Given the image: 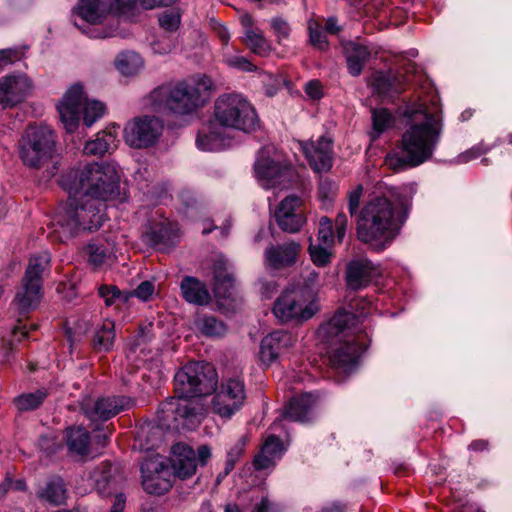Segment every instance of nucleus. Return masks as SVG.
Here are the masks:
<instances>
[{"mask_svg":"<svg viewBox=\"0 0 512 512\" xmlns=\"http://www.w3.org/2000/svg\"><path fill=\"white\" fill-rule=\"evenodd\" d=\"M67 201L52 220V234L65 242L83 231H96L105 221V202L119 195L120 175L112 163H88L62 179Z\"/></svg>","mask_w":512,"mask_h":512,"instance_id":"nucleus-1","label":"nucleus"},{"mask_svg":"<svg viewBox=\"0 0 512 512\" xmlns=\"http://www.w3.org/2000/svg\"><path fill=\"white\" fill-rule=\"evenodd\" d=\"M217 385V373L210 364L190 362L174 376L177 396L161 403L158 419L168 429H194L204 416L199 398L212 394Z\"/></svg>","mask_w":512,"mask_h":512,"instance_id":"nucleus-2","label":"nucleus"},{"mask_svg":"<svg viewBox=\"0 0 512 512\" xmlns=\"http://www.w3.org/2000/svg\"><path fill=\"white\" fill-rule=\"evenodd\" d=\"M408 216V205L397 207L387 196H372L359 212L356 234L359 241L377 252L383 251L399 235Z\"/></svg>","mask_w":512,"mask_h":512,"instance_id":"nucleus-3","label":"nucleus"},{"mask_svg":"<svg viewBox=\"0 0 512 512\" xmlns=\"http://www.w3.org/2000/svg\"><path fill=\"white\" fill-rule=\"evenodd\" d=\"M259 125L257 112L246 98L225 94L215 101L213 120L199 131L196 143L204 151L218 150L225 145L224 129L249 133Z\"/></svg>","mask_w":512,"mask_h":512,"instance_id":"nucleus-4","label":"nucleus"},{"mask_svg":"<svg viewBox=\"0 0 512 512\" xmlns=\"http://www.w3.org/2000/svg\"><path fill=\"white\" fill-rule=\"evenodd\" d=\"M441 131V118L438 114L416 113L402 134L400 152L387 154L385 165L393 171H401L426 162L437 147Z\"/></svg>","mask_w":512,"mask_h":512,"instance_id":"nucleus-5","label":"nucleus"},{"mask_svg":"<svg viewBox=\"0 0 512 512\" xmlns=\"http://www.w3.org/2000/svg\"><path fill=\"white\" fill-rule=\"evenodd\" d=\"M354 321V313L339 311L317 330L318 338L330 346L327 352L329 365L339 373L351 372L368 347L363 334H349Z\"/></svg>","mask_w":512,"mask_h":512,"instance_id":"nucleus-6","label":"nucleus"},{"mask_svg":"<svg viewBox=\"0 0 512 512\" xmlns=\"http://www.w3.org/2000/svg\"><path fill=\"white\" fill-rule=\"evenodd\" d=\"M212 82L202 76L175 85L155 88L148 96L150 107L154 111L169 110L180 115H187L203 107L209 99Z\"/></svg>","mask_w":512,"mask_h":512,"instance_id":"nucleus-7","label":"nucleus"},{"mask_svg":"<svg viewBox=\"0 0 512 512\" xmlns=\"http://www.w3.org/2000/svg\"><path fill=\"white\" fill-rule=\"evenodd\" d=\"M55 144L54 132L48 126L30 125L20 141V158L31 168L47 166L48 174L53 176L60 164Z\"/></svg>","mask_w":512,"mask_h":512,"instance_id":"nucleus-8","label":"nucleus"},{"mask_svg":"<svg viewBox=\"0 0 512 512\" xmlns=\"http://www.w3.org/2000/svg\"><path fill=\"white\" fill-rule=\"evenodd\" d=\"M140 0H79L73 9L74 25L91 38H106L113 35L112 29H91L90 26L102 24L111 10L123 15L132 14Z\"/></svg>","mask_w":512,"mask_h":512,"instance_id":"nucleus-9","label":"nucleus"},{"mask_svg":"<svg viewBox=\"0 0 512 512\" xmlns=\"http://www.w3.org/2000/svg\"><path fill=\"white\" fill-rule=\"evenodd\" d=\"M61 122L68 132H73L79 124L81 115L87 127L92 126L105 112V105L96 100H88L83 87L72 85L58 105Z\"/></svg>","mask_w":512,"mask_h":512,"instance_id":"nucleus-10","label":"nucleus"},{"mask_svg":"<svg viewBox=\"0 0 512 512\" xmlns=\"http://www.w3.org/2000/svg\"><path fill=\"white\" fill-rule=\"evenodd\" d=\"M311 297L301 288L287 289L275 301L273 313L281 323L307 321L319 311L317 300Z\"/></svg>","mask_w":512,"mask_h":512,"instance_id":"nucleus-11","label":"nucleus"},{"mask_svg":"<svg viewBox=\"0 0 512 512\" xmlns=\"http://www.w3.org/2000/svg\"><path fill=\"white\" fill-rule=\"evenodd\" d=\"M255 176L265 189H287L297 180L293 167L280 159L279 155L270 156V149L261 152L254 165Z\"/></svg>","mask_w":512,"mask_h":512,"instance_id":"nucleus-12","label":"nucleus"},{"mask_svg":"<svg viewBox=\"0 0 512 512\" xmlns=\"http://www.w3.org/2000/svg\"><path fill=\"white\" fill-rule=\"evenodd\" d=\"M212 456L208 445H201L197 452L190 446L177 443L171 449V466L175 476L185 480L195 475L198 465L205 466Z\"/></svg>","mask_w":512,"mask_h":512,"instance_id":"nucleus-13","label":"nucleus"},{"mask_svg":"<svg viewBox=\"0 0 512 512\" xmlns=\"http://www.w3.org/2000/svg\"><path fill=\"white\" fill-rule=\"evenodd\" d=\"M246 390L239 377L224 379L213 398V410L222 418H230L244 405Z\"/></svg>","mask_w":512,"mask_h":512,"instance_id":"nucleus-14","label":"nucleus"},{"mask_svg":"<svg viewBox=\"0 0 512 512\" xmlns=\"http://www.w3.org/2000/svg\"><path fill=\"white\" fill-rule=\"evenodd\" d=\"M163 131L162 121L154 116L136 117L124 128L125 142L133 148H147L154 145Z\"/></svg>","mask_w":512,"mask_h":512,"instance_id":"nucleus-15","label":"nucleus"},{"mask_svg":"<svg viewBox=\"0 0 512 512\" xmlns=\"http://www.w3.org/2000/svg\"><path fill=\"white\" fill-rule=\"evenodd\" d=\"M141 473L143 488L150 494L161 495L172 487L169 467L158 454L141 464Z\"/></svg>","mask_w":512,"mask_h":512,"instance_id":"nucleus-16","label":"nucleus"},{"mask_svg":"<svg viewBox=\"0 0 512 512\" xmlns=\"http://www.w3.org/2000/svg\"><path fill=\"white\" fill-rule=\"evenodd\" d=\"M133 405L134 401L130 397L111 396L99 398L95 401L90 398L84 399L81 409L89 420L97 422L107 421Z\"/></svg>","mask_w":512,"mask_h":512,"instance_id":"nucleus-17","label":"nucleus"},{"mask_svg":"<svg viewBox=\"0 0 512 512\" xmlns=\"http://www.w3.org/2000/svg\"><path fill=\"white\" fill-rule=\"evenodd\" d=\"M301 251V244L294 240L282 244H271L263 254L264 266L272 271L290 268L297 263Z\"/></svg>","mask_w":512,"mask_h":512,"instance_id":"nucleus-18","label":"nucleus"},{"mask_svg":"<svg viewBox=\"0 0 512 512\" xmlns=\"http://www.w3.org/2000/svg\"><path fill=\"white\" fill-rule=\"evenodd\" d=\"M301 205L302 199L296 195H289L280 202L274 217L282 231L296 233L306 223V216L300 210Z\"/></svg>","mask_w":512,"mask_h":512,"instance_id":"nucleus-19","label":"nucleus"},{"mask_svg":"<svg viewBox=\"0 0 512 512\" xmlns=\"http://www.w3.org/2000/svg\"><path fill=\"white\" fill-rule=\"evenodd\" d=\"M31 90L30 80L25 75H7L0 79V105L13 107L25 100Z\"/></svg>","mask_w":512,"mask_h":512,"instance_id":"nucleus-20","label":"nucleus"},{"mask_svg":"<svg viewBox=\"0 0 512 512\" xmlns=\"http://www.w3.org/2000/svg\"><path fill=\"white\" fill-rule=\"evenodd\" d=\"M310 166L316 172L327 171L332 167V141L321 136L317 141L300 142Z\"/></svg>","mask_w":512,"mask_h":512,"instance_id":"nucleus-21","label":"nucleus"},{"mask_svg":"<svg viewBox=\"0 0 512 512\" xmlns=\"http://www.w3.org/2000/svg\"><path fill=\"white\" fill-rule=\"evenodd\" d=\"M378 274V269L367 258L354 259L350 261L346 267V285L352 290L363 289L367 287Z\"/></svg>","mask_w":512,"mask_h":512,"instance_id":"nucleus-22","label":"nucleus"},{"mask_svg":"<svg viewBox=\"0 0 512 512\" xmlns=\"http://www.w3.org/2000/svg\"><path fill=\"white\" fill-rule=\"evenodd\" d=\"M293 335L284 330L274 331L265 336L260 345V360L269 365L273 363L278 356L294 345Z\"/></svg>","mask_w":512,"mask_h":512,"instance_id":"nucleus-23","label":"nucleus"},{"mask_svg":"<svg viewBox=\"0 0 512 512\" xmlns=\"http://www.w3.org/2000/svg\"><path fill=\"white\" fill-rule=\"evenodd\" d=\"M43 297V285L22 279L20 286L17 288L12 304L15 306L19 314H26L36 309Z\"/></svg>","mask_w":512,"mask_h":512,"instance_id":"nucleus-24","label":"nucleus"},{"mask_svg":"<svg viewBox=\"0 0 512 512\" xmlns=\"http://www.w3.org/2000/svg\"><path fill=\"white\" fill-rule=\"evenodd\" d=\"M318 395L304 393L293 397L285 406L283 418L296 422H308L313 418V408L317 404Z\"/></svg>","mask_w":512,"mask_h":512,"instance_id":"nucleus-25","label":"nucleus"},{"mask_svg":"<svg viewBox=\"0 0 512 512\" xmlns=\"http://www.w3.org/2000/svg\"><path fill=\"white\" fill-rule=\"evenodd\" d=\"M368 85L382 97H392L405 90L403 75L392 71H377L371 75Z\"/></svg>","mask_w":512,"mask_h":512,"instance_id":"nucleus-26","label":"nucleus"},{"mask_svg":"<svg viewBox=\"0 0 512 512\" xmlns=\"http://www.w3.org/2000/svg\"><path fill=\"white\" fill-rule=\"evenodd\" d=\"M283 452L282 441L274 435H269L262 444L260 452L254 457L255 469L264 470L273 467Z\"/></svg>","mask_w":512,"mask_h":512,"instance_id":"nucleus-27","label":"nucleus"},{"mask_svg":"<svg viewBox=\"0 0 512 512\" xmlns=\"http://www.w3.org/2000/svg\"><path fill=\"white\" fill-rule=\"evenodd\" d=\"M347 69L351 76H359L371 56L370 49L361 43L348 41L343 45Z\"/></svg>","mask_w":512,"mask_h":512,"instance_id":"nucleus-28","label":"nucleus"},{"mask_svg":"<svg viewBox=\"0 0 512 512\" xmlns=\"http://www.w3.org/2000/svg\"><path fill=\"white\" fill-rule=\"evenodd\" d=\"M180 287L183 298L189 303L205 305L211 299L206 285L195 277L185 276Z\"/></svg>","mask_w":512,"mask_h":512,"instance_id":"nucleus-29","label":"nucleus"},{"mask_svg":"<svg viewBox=\"0 0 512 512\" xmlns=\"http://www.w3.org/2000/svg\"><path fill=\"white\" fill-rule=\"evenodd\" d=\"M176 229L167 220L155 223L145 233V241L152 246H172L176 238Z\"/></svg>","mask_w":512,"mask_h":512,"instance_id":"nucleus-30","label":"nucleus"},{"mask_svg":"<svg viewBox=\"0 0 512 512\" xmlns=\"http://www.w3.org/2000/svg\"><path fill=\"white\" fill-rule=\"evenodd\" d=\"M213 276L216 293L227 297L229 289L232 288L234 284V275L226 259L219 258L215 261L213 265Z\"/></svg>","mask_w":512,"mask_h":512,"instance_id":"nucleus-31","label":"nucleus"},{"mask_svg":"<svg viewBox=\"0 0 512 512\" xmlns=\"http://www.w3.org/2000/svg\"><path fill=\"white\" fill-rule=\"evenodd\" d=\"M90 479L98 493L103 496H109L116 491V483L112 478V466L109 463H101L91 473Z\"/></svg>","mask_w":512,"mask_h":512,"instance_id":"nucleus-32","label":"nucleus"},{"mask_svg":"<svg viewBox=\"0 0 512 512\" xmlns=\"http://www.w3.org/2000/svg\"><path fill=\"white\" fill-rule=\"evenodd\" d=\"M50 254L46 251L30 257L23 279L43 285V278L49 269Z\"/></svg>","mask_w":512,"mask_h":512,"instance_id":"nucleus-33","label":"nucleus"},{"mask_svg":"<svg viewBox=\"0 0 512 512\" xmlns=\"http://www.w3.org/2000/svg\"><path fill=\"white\" fill-rule=\"evenodd\" d=\"M118 139L112 132H100L94 140L86 142L84 153L87 155L102 156L117 147Z\"/></svg>","mask_w":512,"mask_h":512,"instance_id":"nucleus-34","label":"nucleus"},{"mask_svg":"<svg viewBox=\"0 0 512 512\" xmlns=\"http://www.w3.org/2000/svg\"><path fill=\"white\" fill-rule=\"evenodd\" d=\"M67 446L69 451L86 456L89 454L90 435L89 432L82 427H71L67 430Z\"/></svg>","mask_w":512,"mask_h":512,"instance_id":"nucleus-35","label":"nucleus"},{"mask_svg":"<svg viewBox=\"0 0 512 512\" xmlns=\"http://www.w3.org/2000/svg\"><path fill=\"white\" fill-rule=\"evenodd\" d=\"M38 497L52 505H63L67 499V490L61 478H53L39 492Z\"/></svg>","mask_w":512,"mask_h":512,"instance_id":"nucleus-36","label":"nucleus"},{"mask_svg":"<svg viewBox=\"0 0 512 512\" xmlns=\"http://www.w3.org/2000/svg\"><path fill=\"white\" fill-rule=\"evenodd\" d=\"M116 69L123 75L136 74L142 67L143 62L139 54L133 51L121 52L114 61Z\"/></svg>","mask_w":512,"mask_h":512,"instance_id":"nucleus-37","label":"nucleus"},{"mask_svg":"<svg viewBox=\"0 0 512 512\" xmlns=\"http://www.w3.org/2000/svg\"><path fill=\"white\" fill-rule=\"evenodd\" d=\"M115 326L111 320H105L95 332L93 346L96 351L108 352L113 348L115 339Z\"/></svg>","mask_w":512,"mask_h":512,"instance_id":"nucleus-38","label":"nucleus"},{"mask_svg":"<svg viewBox=\"0 0 512 512\" xmlns=\"http://www.w3.org/2000/svg\"><path fill=\"white\" fill-rule=\"evenodd\" d=\"M243 42L253 53L259 56H267L271 52V46L259 28L248 30L244 34Z\"/></svg>","mask_w":512,"mask_h":512,"instance_id":"nucleus-39","label":"nucleus"},{"mask_svg":"<svg viewBox=\"0 0 512 512\" xmlns=\"http://www.w3.org/2000/svg\"><path fill=\"white\" fill-rule=\"evenodd\" d=\"M196 328L205 336L220 337L226 332V325L212 315H204L195 321Z\"/></svg>","mask_w":512,"mask_h":512,"instance_id":"nucleus-40","label":"nucleus"},{"mask_svg":"<svg viewBox=\"0 0 512 512\" xmlns=\"http://www.w3.org/2000/svg\"><path fill=\"white\" fill-rule=\"evenodd\" d=\"M309 33V43L316 49L324 51L328 48L326 31L322 24L315 19H310L307 23Z\"/></svg>","mask_w":512,"mask_h":512,"instance_id":"nucleus-41","label":"nucleus"},{"mask_svg":"<svg viewBox=\"0 0 512 512\" xmlns=\"http://www.w3.org/2000/svg\"><path fill=\"white\" fill-rule=\"evenodd\" d=\"M246 446V438L243 436L236 441V443L228 450L224 471L219 473L218 480L226 477L234 469L236 463L244 454Z\"/></svg>","mask_w":512,"mask_h":512,"instance_id":"nucleus-42","label":"nucleus"},{"mask_svg":"<svg viewBox=\"0 0 512 512\" xmlns=\"http://www.w3.org/2000/svg\"><path fill=\"white\" fill-rule=\"evenodd\" d=\"M46 396V391L37 390L32 393L19 395L15 398L14 403L16 407L21 411L34 410L42 404Z\"/></svg>","mask_w":512,"mask_h":512,"instance_id":"nucleus-43","label":"nucleus"},{"mask_svg":"<svg viewBox=\"0 0 512 512\" xmlns=\"http://www.w3.org/2000/svg\"><path fill=\"white\" fill-rule=\"evenodd\" d=\"M393 116L386 108L373 109L372 121L374 137H378L393 124Z\"/></svg>","mask_w":512,"mask_h":512,"instance_id":"nucleus-44","label":"nucleus"},{"mask_svg":"<svg viewBox=\"0 0 512 512\" xmlns=\"http://www.w3.org/2000/svg\"><path fill=\"white\" fill-rule=\"evenodd\" d=\"M223 62L230 68L238 69L245 72L255 71L257 68L246 57L236 53L232 54L228 51L223 52Z\"/></svg>","mask_w":512,"mask_h":512,"instance_id":"nucleus-45","label":"nucleus"},{"mask_svg":"<svg viewBox=\"0 0 512 512\" xmlns=\"http://www.w3.org/2000/svg\"><path fill=\"white\" fill-rule=\"evenodd\" d=\"M85 253L88 256V262L94 268L104 265L111 256L106 248L97 244H88L85 247Z\"/></svg>","mask_w":512,"mask_h":512,"instance_id":"nucleus-46","label":"nucleus"},{"mask_svg":"<svg viewBox=\"0 0 512 512\" xmlns=\"http://www.w3.org/2000/svg\"><path fill=\"white\" fill-rule=\"evenodd\" d=\"M309 241L308 252L312 262L318 267L328 265L331 261V252L328 250V246L323 247L321 244H313L312 237H309Z\"/></svg>","mask_w":512,"mask_h":512,"instance_id":"nucleus-47","label":"nucleus"},{"mask_svg":"<svg viewBox=\"0 0 512 512\" xmlns=\"http://www.w3.org/2000/svg\"><path fill=\"white\" fill-rule=\"evenodd\" d=\"M99 296L104 299L106 306H111L116 303L117 300L127 302L130 295L122 293L119 288L115 285H101L98 289Z\"/></svg>","mask_w":512,"mask_h":512,"instance_id":"nucleus-48","label":"nucleus"},{"mask_svg":"<svg viewBox=\"0 0 512 512\" xmlns=\"http://www.w3.org/2000/svg\"><path fill=\"white\" fill-rule=\"evenodd\" d=\"M270 25L278 44H282L284 40L289 39L291 26L285 18L281 16L273 17L270 21Z\"/></svg>","mask_w":512,"mask_h":512,"instance_id":"nucleus-49","label":"nucleus"},{"mask_svg":"<svg viewBox=\"0 0 512 512\" xmlns=\"http://www.w3.org/2000/svg\"><path fill=\"white\" fill-rule=\"evenodd\" d=\"M318 240L326 246H330L334 242L333 223L327 216H323L319 220Z\"/></svg>","mask_w":512,"mask_h":512,"instance_id":"nucleus-50","label":"nucleus"},{"mask_svg":"<svg viewBox=\"0 0 512 512\" xmlns=\"http://www.w3.org/2000/svg\"><path fill=\"white\" fill-rule=\"evenodd\" d=\"M151 328V324H149L146 327L140 328V331L136 336L134 343L129 347V349L126 352L127 359L132 360L134 358V355L137 354L138 348H140V346H142L145 342L149 341L152 338Z\"/></svg>","mask_w":512,"mask_h":512,"instance_id":"nucleus-51","label":"nucleus"},{"mask_svg":"<svg viewBox=\"0 0 512 512\" xmlns=\"http://www.w3.org/2000/svg\"><path fill=\"white\" fill-rule=\"evenodd\" d=\"M319 287V273L315 270H310L303 278V285L297 286L305 291V294H312V299H316L317 288Z\"/></svg>","mask_w":512,"mask_h":512,"instance_id":"nucleus-52","label":"nucleus"},{"mask_svg":"<svg viewBox=\"0 0 512 512\" xmlns=\"http://www.w3.org/2000/svg\"><path fill=\"white\" fill-rule=\"evenodd\" d=\"M159 24L167 32L175 31L180 25V14L173 11H165L159 17Z\"/></svg>","mask_w":512,"mask_h":512,"instance_id":"nucleus-53","label":"nucleus"},{"mask_svg":"<svg viewBox=\"0 0 512 512\" xmlns=\"http://www.w3.org/2000/svg\"><path fill=\"white\" fill-rule=\"evenodd\" d=\"M363 194V186L358 185L348 193V210L351 216L355 215L360 206V200Z\"/></svg>","mask_w":512,"mask_h":512,"instance_id":"nucleus-54","label":"nucleus"},{"mask_svg":"<svg viewBox=\"0 0 512 512\" xmlns=\"http://www.w3.org/2000/svg\"><path fill=\"white\" fill-rule=\"evenodd\" d=\"M154 293V284L150 281H144L140 283L137 288L132 292L128 293L131 296H135L143 301H147Z\"/></svg>","mask_w":512,"mask_h":512,"instance_id":"nucleus-55","label":"nucleus"},{"mask_svg":"<svg viewBox=\"0 0 512 512\" xmlns=\"http://www.w3.org/2000/svg\"><path fill=\"white\" fill-rule=\"evenodd\" d=\"M175 48V43L169 37H161L152 43V49L157 54L170 53Z\"/></svg>","mask_w":512,"mask_h":512,"instance_id":"nucleus-56","label":"nucleus"},{"mask_svg":"<svg viewBox=\"0 0 512 512\" xmlns=\"http://www.w3.org/2000/svg\"><path fill=\"white\" fill-rule=\"evenodd\" d=\"M347 225H348L347 215L344 212H339L335 218L336 237L339 242H342V240L345 237Z\"/></svg>","mask_w":512,"mask_h":512,"instance_id":"nucleus-57","label":"nucleus"},{"mask_svg":"<svg viewBox=\"0 0 512 512\" xmlns=\"http://www.w3.org/2000/svg\"><path fill=\"white\" fill-rule=\"evenodd\" d=\"M306 94L314 99H320L322 97V86L318 80H311L305 85Z\"/></svg>","mask_w":512,"mask_h":512,"instance_id":"nucleus-58","label":"nucleus"},{"mask_svg":"<svg viewBox=\"0 0 512 512\" xmlns=\"http://www.w3.org/2000/svg\"><path fill=\"white\" fill-rule=\"evenodd\" d=\"M176 1L177 0H140V5L142 8L149 10L162 6H170Z\"/></svg>","mask_w":512,"mask_h":512,"instance_id":"nucleus-59","label":"nucleus"},{"mask_svg":"<svg viewBox=\"0 0 512 512\" xmlns=\"http://www.w3.org/2000/svg\"><path fill=\"white\" fill-rule=\"evenodd\" d=\"M18 58V52L15 49L0 50V66H5L14 62Z\"/></svg>","mask_w":512,"mask_h":512,"instance_id":"nucleus-60","label":"nucleus"},{"mask_svg":"<svg viewBox=\"0 0 512 512\" xmlns=\"http://www.w3.org/2000/svg\"><path fill=\"white\" fill-rule=\"evenodd\" d=\"M483 151L479 147H473L458 156V162L466 163L472 159L479 157Z\"/></svg>","mask_w":512,"mask_h":512,"instance_id":"nucleus-61","label":"nucleus"},{"mask_svg":"<svg viewBox=\"0 0 512 512\" xmlns=\"http://www.w3.org/2000/svg\"><path fill=\"white\" fill-rule=\"evenodd\" d=\"M347 505L340 501H333L324 505L319 512H346Z\"/></svg>","mask_w":512,"mask_h":512,"instance_id":"nucleus-62","label":"nucleus"},{"mask_svg":"<svg viewBox=\"0 0 512 512\" xmlns=\"http://www.w3.org/2000/svg\"><path fill=\"white\" fill-rule=\"evenodd\" d=\"M28 333L29 330L26 324H21V322H19V324L15 326L12 330V335L14 339L17 341H21L22 339L26 338Z\"/></svg>","mask_w":512,"mask_h":512,"instance_id":"nucleus-63","label":"nucleus"},{"mask_svg":"<svg viewBox=\"0 0 512 512\" xmlns=\"http://www.w3.org/2000/svg\"><path fill=\"white\" fill-rule=\"evenodd\" d=\"M271 509V502L267 497H262L259 502L255 503L252 512H269Z\"/></svg>","mask_w":512,"mask_h":512,"instance_id":"nucleus-64","label":"nucleus"}]
</instances>
